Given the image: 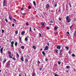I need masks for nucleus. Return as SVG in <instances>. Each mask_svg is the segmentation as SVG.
<instances>
[{"label": "nucleus", "mask_w": 76, "mask_h": 76, "mask_svg": "<svg viewBox=\"0 0 76 76\" xmlns=\"http://www.w3.org/2000/svg\"><path fill=\"white\" fill-rule=\"evenodd\" d=\"M8 53L9 54V56L10 58H13V54L12 55V53H11V52L10 51H9L8 52Z\"/></svg>", "instance_id": "obj_1"}, {"label": "nucleus", "mask_w": 76, "mask_h": 76, "mask_svg": "<svg viewBox=\"0 0 76 76\" xmlns=\"http://www.w3.org/2000/svg\"><path fill=\"white\" fill-rule=\"evenodd\" d=\"M10 60H9L7 62L6 64V66L7 68H8V67L10 66Z\"/></svg>", "instance_id": "obj_2"}, {"label": "nucleus", "mask_w": 76, "mask_h": 76, "mask_svg": "<svg viewBox=\"0 0 76 76\" xmlns=\"http://www.w3.org/2000/svg\"><path fill=\"white\" fill-rule=\"evenodd\" d=\"M6 6V0H4L3 1V6Z\"/></svg>", "instance_id": "obj_3"}, {"label": "nucleus", "mask_w": 76, "mask_h": 76, "mask_svg": "<svg viewBox=\"0 0 76 76\" xmlns=\"http://www.w3.org/2000/svg\"><path fill=\"white\" fill-rule=\"evenodd\" d=\"M48 46H46L45 47V48L44 49V50L45 51V50H48Z\"/></svg>", "instance_id": "obj_4"}, {"label": "nucleus", "mask_w": 76, "mask_h": 76, "mask_svg": "<svg viewBox=\"0 0 76 76\" xmlns=\"http://www.w3.org/2000/svg\"><path fill=\"white\" fill-rule=\"evenodd\" d=\"M3 48H2L1 49L0 51L1 54H3Z\"/></svg>", "instance_id": "obj_5"}, {"label": "nucleus", "mask_w": 76, "mask_h": 76, "mask_svg": "<svg viewBox=\"0 0 76 76\" xmlns=\"http://www.w3.org/2000/svg\"><path fill=\"white\" fill-rule=\"evenodd\" d=\"M71 21V20L69 18L67 20V23H69V22H70Z\"/></svg>", "instance_id": "obj_6"}, {"label": "nucleus", "mask_w": 76, "mask_h": 76, "mask_svg": "<svg viewBox=\"0 0 76 76\" xmlns=\"http://www.w3.org/2000/svg\"><path fill=\"white\" fill-rule=\"evenodd\" d=\"M57 49H60V48H61V46H58V45H57Z\"/></svg>", "instance_id": "obj_7"}, {"label": "nucleus", "mask_w": 76, "mask_h": 76, "mask_svg": "<svg viewBox=\"0 0 76 76\" xmlns=\"http://www.w3.org/2000/svg\"><path fill=\"white\" fill-rule=\"evenodd\" d=\"M21 60L23 61H24V60H23V56L21 57Z\"/></svg>", "instance_id": "obj_8"}, {"label": "nucleus", "mask_w": 76, "mask_h": 76, "mask_svg": "<svg viewBox=\"0 0 76 76\" xmlns=\"http://www.w3.org/2000/svg\"><path fill=\"white\" fill-rule=\"evenodd\" d=\"M25 31L22 32H21V35H24V34H25Z\"/></svg>", "instance_id": "obj_9"}, {"label": "nucleus", "mask_w": 76, "mask_h": 76, "mask_svg": "<svg viewBox=\"0 0 76 76\" xmlns=\"http://www.w3.org/2000/svg\"><path fill=\"white\" fill-rule=\"evenodd\" d=\"M41 25L42 26H45V24L43 23H41Z\"/></svg>", "instance_id": "obj_10"}, {"label": "nucleus", "mask_w": 76, "mask_h": 76, "mask_svg": "<svg viewBox=\"0 0 76 76\" xmlns=\"http://www.w3.org/2000/svg\"><path fill=\"white\" fill-rule=\"evenodd\" d=\"M9 18L10 19V20H12V18H11V17L10 16V15L9 16Z\"/></svg>", "instance_id": "obj_11"}, {"label": "nucleus", "mask_w": 76, "mask_h": 76, "mask_svg": "<svg viewBox=\"0 0 76 76\" xmlns=\"http://www.w3.org/2000/svg\"><path fill=\"white\" fill-rule=\"evenodd\" d=\"M6 61V60L5 59V60H4V61H3V64H4Z\"/></svg>", "instance_id": "obj_12"}, {"label": "nucleus", "mask_w": 76, "mask_h": 76, "mask_svg": "<svg viewBox=\"0 0 76 76\" xmlns=\"http://www.w3.org/2000/svg\"><path fill=\"white\" fill-rule=\"evenodd\" d=\"M46 7L47 9L49 7V5L48 4H47L46 5Z\"/></svg>", "instance_id": "obj_13"}, {"label": "nucleus", "mask_w": 76, "mask_h": 76, "mask_svg": "<svg viewBox=\"0 0 76 76\" xmlns=\"http://www.w3.org/2000/svg\"><path fill=\"white\" fill-rule=\"evenodd\" d=\"M42 54H43L44 56H45V52H44V51H43L42 52Z\"/></svg>", "instance_id": "obj_14"}, {"label": "nucleus", "mask_w": 76, "mask_h": 76, "mask_svg": "<svg viewBox=\"0 0 76 76\" xmlns=\"http://www.w3.org/2000/svg\"><path fill=\"white\" fill-rule=\"evenodd\" d=\"M74 35L76 37V31H75L74 33Z\"/></svg>", "instance_id": "obj_15"}, {"label": "nucleus", "mask_w": 76, "mask_h": 76, "mask_svg": "<svg viewBox=\"0 0 76 76\" xmlns=\"http://www.w3.org/2000/svg\"><path fill=\"white\" fill-rule=\"evenodd\" d=\"M58 28V27L57 26H56L54 27V29H55V30H56V29H57Z\"/></svg>", "instance_id": "obj_16"}, {"label": "nucleus", "mask_w": 76, "mask_h": 76, "mask_svg": "<svg viewBox=\"0 0 76 76\" xmlns=\"http://www.w3.org/2000/svg\"><path fill=\"white\" fill-rule=\"evenodd\" d=\"M33 4H34V6H36V4L35 3V1H33Z\"/></svg>", "instance_id": "obj_17"}, {"label": "nucleus", "mask_w": 76, "mask_h": 76, "mask_svg": "<svg viewBox=\"0 0 76 76\" xmlns=\"http://www.w3.org/2000/svg\"><path fill=\"white\" fill-rule=\"evenodd\" d=\"M69 17L68 16L66 17V20H68V19H69Z\"/></svg>", "instance_id": "obj_18"}, {"label": "nucleus", "mask_w": 76, "mask_h": 76, "mask_svg": "<svg viewBox=\"0 0 76 76\" xmlns=\"http://www.w3.org/2000/svg\"><path fill=\"white\" fill-rule=\"evenodd\" d=\"M21 48H22V49H23L25 48V46H22L21 47Z\"/></svg>", "instance_id": "obj_19"}, {"label": "nucleus", "mask_w": 76, "mask_h": 76, "mask_svg": "<svg viewBox=\"0 0 76 76\" xmlns=\"http://www.w3.org/2000/svg\"><path fill=\"white\" fill-rule=\"evenodd\" d=\"M15 46H17L18 45V42H15Z\"/></svg>", "instance_id": "obj_20"}, {"label": "nucleus", "mask_w": 76, "mask_h": 76, "mask_svg": "<svg viewBox=\"0 0 76 76\" xmlns=\"http://www.w3.org/2000/svg\"><path fill=\"white\" fill-rule=\"evenodd\" d=\"M11 44H12V45H13V44H14V41H12V42H11Z\"/></svg>", "instance_id": "obj_21"}, {"label": "nucleus", "mask_w": 76, "mask_h": 76, "mask_svg": "<svg viewBox=\"0 0 76 76\" xmlns=\"http://www.w3.org/2000/svg\"><path fill=\"white\" fill-rule=\"evenodd\" d=\"M58 64H59V65H60V64H61V62L58 61Z\"/></svg>", "instance_id": "obj_22"}, {"label": "nucleus", "mask_w": 76, "mask_h": 76, "mask_svg": "<svg viewBox=\"0 0 76 76\" xmlns=\"http://www.w3.org/2000/svg\"><path fill=\"white\" fill-rule=\"evenodd\" d=\"M66 68H67V69H70V67L69 66H66Z\"/></svg>", "instance_id": "obj_23"}, {"label": "nucleus", "mask_w": 76, "mask_h": 76, "mask_svg": "<svg viewBox=\"0 0 76 76\" xmlns=\"http://www.w3.org/2000/svg\"><path fill=\"white\" fill-rule=\"evenodd\" d=\"M31 6H29L28 7V9H31Z\"/></svg>", "instance_id": "obj_24"}, {"label": "nucleus", "mask_w": 76, "mask_h": 76, "mask_svg": "<svg viewBox=\"0 0 76 76\" xmlns=\"http://www.w3.org/2000/svg\"><path fill=\"white\" fill-rule=\"evenodd\" d=\"M17 56L18 57V58L19 57V55L17 53Z\"/></svg>", "instance_id": "obj_25"}, {"label": "nucleus", "mask_w": 76, "mask_h": 76, "mask_svg": "<svg viewBox=\"0 0 76 76\" xmlns=\"http://www.w3.org/2000/svg\"><path fill=\"white\" fill-rule=\"evenodd\" d=\"M50 29V28L49 27H47V30H49V29Z\"/></svg>", "instance_id": "obj_26"}, {"label": "nucleus", "mask_w": 76, "mask_h": 76, "mask_svg": "<svg viewBox=\"0 0 76 76\" xmlns=\"http://www.w3.org/2000/svg\"><path fill=\"white\" fill-rule=\"evenodd\" d=\"M55 51L56 53H58V50L57 49L55 50Z\"/></svg>", "instance_id": "obj_27"}, {"label": "nucleus", "mask_w": 76, "mask_h": 76, "mask_svg": "<svg viewBox=\"0 0 76 76\" xmlns=\"http://www.w3.org/2000/svg\"><path fill=\"white\" fill-rule=\"evenodd\" d=\"M4 32V30H2V34H3Z\"/></svg>", "instance_id": "obj_28"}, {"label": "nucleus", "mask_w": 76, "mask_h": 76, "mask_svg": "<svg viewBox=\"0 0 76 76\" xmlns=\"http://www.w3.org/2000/svg\"><path fill=\"white\" fill-rule=\"evenodd\" d=\"M26 62H27V63H28V59H27V58L26 59Z\"/></svg>", "instance_id": "obj_29"}, {"label": "nucleus", "mask_w": 76, "mask_h": 76, "mask_svg": "<svg viewBox=\"0 0 76 76\" xmlns=\"http://www.w3.org/2000/svg\"><path fill=\"white\" fill-rule=\"evenodd\" d=\"M73 24H72V26H70V29H72V27H73Z\"/></svg>", "instance_id": "obj_30"}, {"label": "nucleus", "mask_w": 76, "mask_h": 76, "mask_svg": "<svg viewBox=\"0 0 76 76\" xmlns=\"http://www.w3.org/2000/svg\"><path fill=\"white\" fill-rule=\"evenodd\" d=\"M25 41H28V38H25Z\"/></svg>", "instance_id": "obj_31"}, {"label": "nucleus", "mask_w": 76, "mask_h": 76, "mask_svg": "<svg viewBox=\"0 0 76 76\" xmlns=\"http://www.w3.org/2000/svg\"><path fill=\"white\" fill-rule=\"evenodd\" d=\"M33 48L34 49H35V48H36V47H35V46H34L33 47Z\"/></svg>", "instance_id": "obj_32"}, {"label": "nucleus", "mask_w": 76, "mask_h": 76, "mask_svg": "<svg viewBox=\"0 0 76 76\" xmlns=\"http://www.w3.org/2000/svg\"><path fill=\"white\" fill-rule=\"evenodd\" d=\"M65 48L67 49V50H69V48L68 47L66 46L65 47Z\"/></svg>", "instance_id": "obj_33"}, {"label": "nucleus", "mask_w": 76, "mask_h": 76, "mask_svg": "<svg viewBox=\"0 0 76 76\" xmlns=\"http://www.w3.org/2000/svg\"><path fill=\"white\" fill-rule=\"evenodd\" d=\"M26 25L27 26H29V24H28V22H27L26 23Z\"/></svg>", "instance_id": "obj_34"}, {"label": "nucleus", "mask_w": 76, "mask_h": 76, "mask_svg": "<svg viewBox=\"0 0 76 76\" xmlns=\"http://www.w3.org/2000/svg\"><path fill=\"white\" fill-rule=\"evenodd\" d=\"M18 31H15V34L16 35L18 34Z\"/></svg>", "instance_id": "obj_35"}, {"label": "nucleus", "mask_w": 76, "mask_h": 76, "mask_svg": "<svg viewBox=\"0 0 76 76\" xmlns=\"http://www.w3.org/2000/svg\"><path fill=\"white\" fill-rule=\"evenodd\" d=\"M39 37H41V35H42L41 34V33H39Z\"/></svg>", "instance_id": "obj_36"}, {"label": "nucleus", "mask_w": 76, "mask_h": 76, "mask_svg": "<svg viewBox=\"0 0 76 76\" xmlns=\"http://www.w3.org/2000/svg\"><path fill=\"white\" fill-rule=\"evenodd\" d=\"M29 31H32V28L31 27H30Z\"/></svg>", "instance_id": "obj_37"}, {"label": "nucleus", "mask_w": 76, "mask_h": 76, "mask_svg": "<svg viewBox=\"0 0 76 76\" xmlns=\"http://www.w3.org/2000/svg\"><path fill=\"white\" fill-rule=\"evenodd\" d=\"M72 57H75V54H72Z\"/></svg>", "instance_id": "obj_38"}, {"label": "nucleus", "mask_w": 76, "mask_h": 76, "mask_svg": "<svg viewBox=\"0 0 76 76\" xmlns=\"http://www.w3.org/2000/svg\"><path fill=\"white\" fill-rule=\"evenodd\" d=\"M62 53H59L60 56H62Z\"/></svg>", "instance_id": "obj_39"}, {"label": "nucleus", "mask_w": 76, "mask_h": 76, "mask_svg": "<svg viewBox=\"0 0 76 76\" xmlns=\"http://www.w3.org/2000/svg\"><path fill=\"white\" fill-rule=\"evenodd\" d=\"M19 38H20V40L21 41H22V38L20 37Z\"/></svg>", "instance_id": "obj_40"}, {"label": "nucleus", "mask_w": 76, "mask_h": 76, "mask_svg": "<svg viewBox=\"0 0 76 76\" xmlns=\"http://www.w3.org/2000/svg\"><path fill=\"white\" fill-rule=\"evenodd\" d=\"M55 76H59V75H58L57 74H55Z\"/></svg>", "instance_id": "obj_41"}, {"label": "nucleus", "mask_w": 76, "mask_h": 76, "mask_svg": "<svg viewBox=\"0 0 76 76\" xmlns=\"http://www.w3.org/2000/svg\"><path fill=\"white\" fill-rule=\"evenodd\" d=\"M69 5L70 7H72V5H71V4H70V3H69Z\"/></svg>", "instance_id": "obj_42"}, {"label": "nucleus", "mask_w": 76, "mask_h": 76, "mask_svg": "<svg viewBox=\"0 0 76 76\" xmlns=\"http://www.w3.org/2000/svg\"><path fill=\"white\" fill-rule=\"evenodd\" d=\"M35 76V73H34L33 74V76Z\"/></svg>", "instance_id": "obj_43"}, {"label": "nucleus", "mask_w": 76, "mask_h": 76, "mask_svg": "<svg viewBox=\"0 0 76 76\" xmlns=\"http://www.w3.org/2000/svg\"><path fill=\"white\" fill-rule=\"evenodd\" d=\"M14 21H15V22H16V20L15 19H13Z\"/></svg>", "instance_id": "obj_44"}, {"label": "nucleus", "mask_w": 76, "mask_h": 76, "mask_svg": "<svg viewBox=\"0 0 76 76\" xmlns=\"http://www.w3.org/2000/svg\"><path fill=\"white\" fill-rule=\"evenodd\" d=\"M5 21H6V22H7L8 21H7V18H5Z\"/></svg>", "instance_id": "obj_45"}, {"label": "nucleus", "mask_w": 76, "mask_h": 76, "mask_svg": "<svg viewBox=\"0 0 76 76\" xmlns=\"http://www.w3.org/2000/svg\"><path fill=\"white\" fill-rule=\"evenodd\" d=\"M57 5V4H55L54 6L55 7H56Z\"/></svg>", "instance_id": "obj_46"}, {"label": "nucleus", "mask_w": 76, "mask_h": 76, "mask_svg": "<svg viewBox=\"0 0 76 76\" xmlns=\"http://www.w3.org/2000/svg\"><path fill=\"white\" fill-rule=\"evenodd\" d=\"M39 70L40 71H41L42 70V68H40Z\"/></svg>", "instance_id": "obj_47"}, {"label": "nucleus", "mask_w": 76, "mask_h": 76, "mask_svg": "<svg viewBox=\"0 0 76 76\" xmlns=\"http://www.w3.org/2000/svg\"><path fill=\"white\" fill-rule=\"evenodd\" d=\"M22 15H26V13H22Z\"/></svg>", "instance_id": "obj_48"}, {"label": "nucleus", "mask_w": 76, "mask_h": 76, "mask_svg": "<svg viewBox=\"0 0 76 76\" xmlns=\"http://www.w3.org/2000/svg\"><path fill=\"white\" fill-rule=\"evenodd\" d=\"M60 9H59V10H58V12H59V13H60Z\"/></svg>", "instance_id": "obj_49"}, {"label": "nucleus", "mask_w": 76, "mask_h": 76, "mask_svg": "<svg viewBox=\"0 0 76 76\" xmlns=\"http://www.w3.org/2000/svg\"><path fill=\"white\" fill-rule=\"evenodd\" d=\"M12 59L13 60H16V59H15V58H13Z\"/></svg>", "instance_id": "obj_50"}, {"label": "nucleus", "mask_w": 76, "mask_h": 76, "mask_svg": "<svg viewBox=\"0 0 76 76\" xmlns=\"http://www.w3.org/2000/svg\"><path fill=\"white\" fill-rule=\"evenodd\" d=\"M45 61H48V59L46 58L45 59Z\"/></svg>", "instance_id": "obj_51"}, {"label": "nucleus", "mask_w": 76, "mask_h": 76, "mask_svg": "<svg viewBox=\"0 0 76 76\" xmlns=\"http://www.w3.org/2000/svg\"><path fill=\"white\" fill-rule=\"evenodd\" d=\"M12 27H14V26H15V24H12Z\"/></svg>", "instance_id": "obj_52"}, {"label": "nucleus", "mask_w": 76, "mask_h": 76, "mask_svg": "<svg viewBox=\"0 0 76 76\" xmlns=\"http://www.w3.org/2000/svg\"><path fill=\"white\" fill-rule=\"evenodd\" d=\"M59 20H61V19L60 18H59Z\"/></svg>", "instance_id": "obj_53"}, {"label": "nucleus", "mask_w": 76, "mask_h": 76, "mask_svg": "<svg viewBox=\"0 0 76 76\" xmlns=\"http://www.w3.org/2000/svg\"><path fill=\"white\" fill-rule=\"evenodd\" d=\"M50 23H53V22L52 21H50Z\"/></svg>", "instance_id": "obj_54"}, {"label": "nucleus", "mask_w": 76, "mask_h": 76, "mask_svg": "<svg viewBox=\"0 0 76 76\" xmlns=\"http://www.w3.org/2000/svg\"><path fill=\"white\" fill-rule=\"evenodd\" d=\"M38 62H39V64H40V63H41V62L39 61H38Z\"/></svg>", "instance_id": "obj_55"}, {"label": "nucleus", "mask_w": 76, "mask_h": 76, "mask_svg": "<svg viewBox=\"0 0 76 76\" xmlns=\"http://www.w3.org/2000/svg\"><path fill=\"white\" fill-rule=\"evenodd\" d=\"M32 19H35V18L34 17H33L32 18Z\"/></svg>", "instance_id": "obj_56"}, {"label": "nucleus", "mask_w": 76, "mask_h": 76, "mask_svg": "<svg viewBox=\"0 0 76 76\" xmlns=\"http://www.w3.org/2000/svg\"><path fill=\"white\" fill-rule=\"evenodd\" d=\"M54 34H57V32L54 33Z\"/></svg>", "instance_id": "obj_57"}, {"label": "nucleus", "mask_w": 76, "mask_h": 76, "mask_svg": "<svg viewBox=\"0 0 76 76\" xmlns=\"http://www.w3.org/2000/svg\"><path fill=\"white\" fill-rule=\"evenodd\" d=\"M62 52V50H61L60 51V53H61Z\"/></svg>", "instance_id": "obj_58"}, {"label": "nucleus", "mask_w": 76, "mask_h": 76, "mask_svg": "<svg viewBox=\"0 0 76 76\" xmlns=\"http://www.w3.org/2000/svg\"><path fill=\"white\" fill-rule=\"evenodd\" d=\"M11 47H13V45H12Z\"/></svg>", "instance_id": "obj_59"}, {"label": "nucleus", "mask_w": 76, "mask_h": 76, "mask_svg": "<svg viewBox=\"0 0 76 76\" xmlns=\"http://www.w3.org/2000/svg\"><path fill=\"white\" fill-rule=\"evenodd\" d=\"M66 33H67V34H69V32H66Z\"/></svg>", "instance_id": "obj_60"}, {"label": "nucleus", "mask_w": 76, "mask_h": 76, "mask_svg": "<svg viewBox=\"0 0 76 76\" xmlns=\"http://www.w3.org/2000/svg\"><path fill=\"white\" fill-rule=\"evenodd\" d=\"M22 76V75L20 74L19 75V76Z\"/></svg>", "instance_id": "obj_61"}, {"label": "nucleus", "mask_w": 76, "mask_h": 76, "mask_svg": "<svg viewBox=\"0 0 76 76\" xmlns=\"http://www.w3.org/2000/svg\"><path fill=\"white\" fill-rule=\"evenodd\" d=\"M21 10H23V8H22L21 9Z\"/></svg>", "instance_id": "obj_62"}, {"label": "nucleus", "mask_w": 76, "mask_h": 76, "mask_svg": "<svg viewBox=\"0 0 76 76\" xmlns=\"http://www.w3.org/2000/svg\"><path fill=\"white\" fill-rule=\"evenodd\" d=\"M68 53L69 54H70V50H69Z\"/></svg>", "instance_id": "obj_63"}, {"label": "nucleus", "mask_w": 76, "mask_h": 76, "mask_svg": "<svg viewBox=\"0 0 76 76\" xmlns=\"http://www.w3.org/2000/svg\"><path fill=\"white\" fill-rule=\"evenodd\" d=\"M42 49H40V51H42Z\"/></svg>", "instance_id": "obj_64"}]
</instances>
